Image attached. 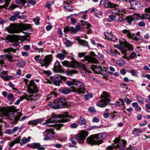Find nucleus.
I'll return each mask as SVG.
<instances>
[{
	"label": "nucleus",
	"mask_w": 150,
	"mask_h": 150,
	"mask_svg": "<svg viewBox=\"0 0 150 150\" xmlns=\"http://www.w3.org/2000/svg\"><path fill=\"white\" fill-rule=\"evenodd\" d=\"M114 142L116 144L114 145V146L119 148L120 149H123L124 146L126 144V142L125 140H121L119 138H116Z\"/></svg>",
	"instance_id": "nucleus-8"
},
{
	"label": "nucleus",
	"mask_w": 150,
	"mask_h": 150,
	"mask_svg": "<svg viewBox=\"0 0 150 150\" xmlns=\"http://www.w3.org/2000/svg\"><path fill=\"white\" fill-rule=\"evenodd\" d=\"M78 123L81 125H86V121L84 118L80 117V118L78 120Z\"/></svg>",
	"instance_id": "nucleus-32"
},
{
	"label": "nucleus",
	"mask_w": 150,
	"mask_h": 150,
	"mask_svg": "<svg viewBox=\"0 0 150 150\" xmlns=\"http://www.w3.org/2000/svg\"><path fill=\"white\" fill-rule=\"evenodd\" d=\"M132 18V16H128L126 17L125 20L129 24H130L134 21Z\"/></svg>",
	"instance_id": "nucleus-40"
},
{
	"label": "nucleus",
	"mask_w": 150,
	"mask_h": 150,
	"mask_svg": "<svg viewBox=\"0 0 150 150\" xmlns=\"http://www.w3.org/2000/svg\"><path fill=\"white\" fill-rule=\"evenodd\" d=\"M78 71L75 70H73L70 71H67L66 73L69 76H72L74 74L77 73Z\"/></svg>",
	"instance_id": "nucleus-36"
},
{
	"label": "nucleus",
	"mask_w": 150,
	"mask_h": 150,
	"mask_svg": "<svg viewBox=\"0 0 150 150\" xmlns=\"http://www.w3.org/2000/svg\"><path fill=\"white\" fill-rule=\"evenodd\" d=\"M75 62H76V64L75 65V68H76V66L82 69L85 67V65L84 64L78 62L76 61H75Z\"/></svg>",
	"instance_id": "nucleus-39"
},
{
	"label": "nucleus",
	"mask_w": 150,
	"mask_h": 150,
	"mask_svg": "<svg viewBox=\"0 0 150 150\" xmlns=\"http://www.w3.org/2000/svg\"><path fill=\"white\" fill-rule=\"evenodd\" d=\"M101 100L99 101L96 104V105L100 107L103 108L106 106L110 102L108 98H110V96L106 92L104 91L101 96Z\"/></svg>",
	"instance_id": "nucleus-6"
},
{
	"label": "nucleus",
	"mask_w": 150,
	"mask_h": 150,
	"mask_svg": "<svg viewBox=\"0 0 150 150\" xmlns=\"http://www.w3.org/2000/svg\"><path fill=\"white\" fill-rule=\"evenodd\" d=\"M63 66L68 68H75V65L76 62L75 61H73L69 62L67 60H65L61 62Z\"/></svg>",
	"instance_id": "nucleus-16"
},
{
	"label": "nucleus",
	"mask_w": 150,
	"mask_h": 150,
	"mask_svg": "<svg viewBox=\"0 0 150 150\" xmlns=\"http://www.w3.org/2000/svg\"><path fill=\"white\" fill-rule=\"evenodd\" d=\"M18 7V6L17 5H15L14 4H11V6L8 8V9L10 10H13L15 8L17 7Z\"/></svg>",
	"instance_id": "nucleus-55"
},
{
	"label": "nucleus",
	"mask_w": 150,
	"mask_h": 150,
	"mask_svg": "<svg viewBox=\"0 0 150 150\" xmlns=\"http://www.w3.org/2000/svg\"><path fill=\"white\" fill-rule=\"evenodd\" d=\"M21 17L19 16L18 13H16L13 16H11L9 18V20L11 21H14L17 19V18H21Z\"/></svg>",
	"instance_id": "nucleus-28"
},
{
	"label": "nucleus",
	"mask_w": 150,
	"mask_h": 150,
	"mask_svg": "<svg viewBox=\"0 0 150 150\" xmlns=\"http://www.w3.org/2000/svg\"><path fill=\"white\" fill-rule=\"evenodd\" d=\"M40 122V119H37L35 120H32L29 121L28 122V124L29 125H36Z\"/></svg>",
	"instance_id": "nucleus-27"
},
{
	"label": "nucleus",
	"mask_w": 150,
	"mask_h": 150,
	"mask_svg": "<svg viewBox=\"0 0 150 150\" xmlns=\"http://www.w3.org/2000/svg\"><path fill=\"white\" fill-rule=\"evenodd\" d=\"M45 133H47V134L46 136L44 138V140H47L52 139L54 138V132L53 129L47 130L45 132Z\"/></svg>",
	"instance_id": "nucleus-13"
},
{
	"label": "nucleus",
	"mask_w": 150,
	"mask_h": 150,
	"mask_svg": "<svg viewBox=\"0 0 150 150\" xmlns=\"http://www.w3.org/2000/svg\"><path fill=\"white\" fill-rule=\"evenodd\" d=\"M81 24L82 26H87V28H89L91 27V25L88 23L86 22L83 21H81Z\"/></svg>",
	"instance_id": "nucleus-42"
},
{
	"label": "nucleus",
	"mask_w": 150,
	"mask_h": 150,
	"mask_svg": "<svg viewBox=\"0 0 150 150\" xmlns=\"http://www.w3.org/2000/svg\"><path fill=\"white\" fill-rule=\"evenodd\" d=\"M40 18H36L33 19V21L36 25H39L40 23Z\"/></svg>",
	"instance_id": "nucleus-54"
},
{
	"label": "nucleus",
	"mask_w": 150,
	"mask_h": 150,
	"mask_svg": "<svg viewBox=\"0 0 150 150\" xmlns=\"http://www.w3.org/2000/svg\"><path fill=\"white\" fill-rule=\"evenodd\" d=\"M18 63L16 64V66L19 67H24L25 64V62L24 61H18Z\"/></svg>",
	"instance_id": "nucleus-35"
},
{
	"label": "nucleus",
	"mask_w": 150,
	"mask_h": 150,
	"mask_svg": "<svg viewBox=\"0 0 150 150\" xmlns=\"http://www.w3.org/2000/svg\"><path fill=\"white\" fill-rule=\"evenodd\" d=\"M81 29V27L79 25L76 26L74 28L73 27H70V32L71 33H76L78 31Z\"/></svg>",
	"instance_id": "nucleus-23"
},
{
	"label": "nucleus",
	"mask_w": 150,
	"mask_h": 150,
	"mask_svg": "<svg viewBox=\"0 0 150 150\" xmlns=\"http://www.w3.org/2000/svg\"><path fill=\"white\" fill-rule=\"evenodd\" d=\"M8 75V71L0 70V77L5 81Z\"/></svg>",
	"instance_id": "nucleus-25"
},
{
	"label": "nucleus",
	"mask_w": 150,
	"mask_h": 150,
	"mask_svg": "<svg viewBox=\"0 0 150 150\" xmlns=\"http://www.w3.org/2000/svg\"><path fill=\"white\" fill-rule=\"evenodd\" d=\"M67 84L69 86L74 85L77 86V88L74 87H71L72 91L74 92H77L79 94H84L86 91L83 83L81 81L73 80L72 82L69 81H67Z\"/></svg>",
	"instance_id": "nucleus-4"
},
{
	"label": "nucleus",
	"mask_w": 150,
	"mask_h": 150,
	"mask_svg": "<svg viewBox=\"0 0 150 150\" xmlns=\"http://www.w3.org/2000/svg\"><path fill=\"white\" fill-rule=\"evenodd\" d=\"M96 135H91L88 137L87 139V142L91 145H98L97 142V139H96Z\"/></svg>",
	"instance_id": "nucleus-12"
},
{
	"label": "nucleus",
	"mask_w": 150,
	"mask_h": 150,
	"mask_svg": "<svg viewBox=\"0 0 150 150\" xmlns=\"http://www.w3.org/2000/svg\"><path fill=\"white\" fill-rule=\"evenodd\" d=\"M136 15L141 19L149 20L150 19V15L146 13L142 14L141 16L139 13L137 14Z\"/></svg>",
	"instance_id": "nucleus-22"
},
{
	"label": "nucleus",
	"mask_w": 150,
	"mask_h": 150,
	"mask_svg": "<svg viewBox=\"0 0 150 150\" xmlns=\"http://www.w3.org/2000/svg\"><path fill=\"white\" fill-rule=\"evenodd\" d=\"M145 107L146 109L145 110L147 112H149V111L148 110V109L150 110V104H146Z\"/></svg>",
	"instance_id": "nucleus-59"
},
{
	"label": "nucleus",
	"mask_w": 150,
	"mask_h": 150,
	"mask_svg": "<svg viewBox=\"0 0 150 150\" xmlns=\"http://www.w3.org/2000/svg\"><path fill=\"white\" fill-rule=\"evenodd\" d=\"M64 44L67 47H70L72 45V42L69 40L66 41L65 42Z\"/></svg>",
	"instance_id": "nucleus-49"
},
{
	"label": "nucleus",
	"mask_w": 150,
	"mask_h": 150,
	"mask_svg": "<svg viewBox=\"0 0 150 150\" xmlns=\"http://www.w3.org/2000/svg\"><path fill=\"white\" fill-rule=\"evenodd\" d=\"M55 104L53 105L54 109L63 108L65 107L69 108V105L67 104L66 101V99L64 97H60L54 100Z\"/></svg>",
	"instance_id": "nucleus-5"
},
{
	"label": "nucleus",
	"mask_w": 150,
	"mask_h": 150,
	"mask_svg": "<svg viewBox=\"0 0 150 150\" xmlns=\"http://www.w3.org/2000/svg\"><path fill=\"white\" fill-rule=\"evenodd\" d=\"M53 70L54 72L57 73H63L64 72V71L62 69L61 66L59 62H56L55 63Z\"/></svg>",
	"instance_id": "nucleus-17"
},
{
	"label": "nucleus",
	"mask_w": 150,
	"mask_h": 150,
	"mask_svg": "<svg viewBox=\"0 0 150 150\" xmlns=\"http://www.w3.org/2000/svg\"><path fill=\"white\" fill-rule=\"evenodd\" d=\"M7 99L13 102H14L15 99L13 94L12 93H10L8 95Z\"/></svg>",
	"instance_id": "nucleus-34"
},
{
	"label": "nucleus",
	"mask_w": 150,
	"mask_h": 150,
	"mask_svg": "<svg viewBox=\"0 0 150 150\" xmlns=\"http://www.w3.org/2000/svg\"><path fill=\"white\" fill-rule=\"evenodd\" d=\"M138 133L139 134H141V130L140 129H135L133 131V133L134 134H136V133Z\"/></svg>",
	"instance_id": "nucleus-61"
},
{
	"label": "nucleus",
	"mask_w": 150,
	"mask_h": 150,
	"mask_svg": "<svg viewBox=\"0 0 150 150\" xmlns=\"http://www.w3.org/2000/svg\"><path fill=\"white\" fill-rule=\"evenodd\" d=\"M31 139V137H28L27 138H26V137H24L21 140V142L23 144H25L29 142Z\"/></svg>",
	"instance_id": "nucleus-33"
},
{
	"label": "nucleus",
	"mask_w": 150,
	"mask_h": 150,
	"mask_svg": "<svg viewBox=\"0 0 150 150\" xmlns=\"http://www.w3.org/2000/svg\"><path fill=\"white\" fill-rule=\"evenodd\" d=\"M6 39L12 42V45L16 46L18 45V40L17 37L14 35H8L6 38Z\"/></svg>",
	"instance_id": "nucleus-14"
},
{
	"label": "nucleus",
	"mask_w": 150,
	"mask_h": 150,
	"mask_svg": "<svg viewBox=\"0 0 150 150\" xmlns=\"http://www.w3.org/2000/svg\"><path fill=\"white\" fill-rule=\"evenodd\" d=\"M125 102L127 104H129L132 102V100L128 98H125L124 100Z\"/></svg>",
	"instance_id": "nucleus-60"
},
{
	"label": "nucleus",
	"mask_w": 150,
	"mask_h": 150,
	"mask_svg": "<svg viewBox=\"0 0 150 150\" xmlns=\"http://www.w3.org/2000/svg\"><path fill=\"white\" fill-rule=\"evenodd\" d=\"M60 91L64 94H67L70 92L71 90L66 88H63L59 90Z\"/></svg>",
	"instance_id": "nucleus-31"
},
{
	"label": "nucleus",
	"mask_w": 150,
	"mask_h": 150,
	"mask_svg": "<svg viewBox=\"0 0 150 150\" xmlns=\"http://www.w3.org/2000/svg\"><path fill=\"white\" fill-rule=\"evenodd\" d=\"M125 19L121 17H120L117 19V22L119 23L123 22L125 21Z\"/></svg>",
	"instance_id": "nucleus-64"
},
{
	"label": "nucleus",
	"mask_w": 150,
	"mask_h": 150,
	"mask_svg": "<svg viewBox=\"0 0 150 150\" xmlns=\"http://www.w3.org/2000/svg\"><path fill=\"white\" fill-rule=\"evenodd\" d=\"M16 50L12 48V47L7 49L4 50V52H7L10 53V52H15Z\"/></svg>",
	"instance_id": "nucleus-43"
},
{
	"label": "nucleus",
	"mask_w": 150,
	"mask_h": 150,
	"mask_svg": "<svg viewBox=\"0 0 150 150\" xmlns=\"http://www.w3.org/2000/svg\"><path fill=\"white\" fill-rule=\"evenodd\" d=\"M116 63L120 66H122L125 64V62L123 60L121 59L117 61Z\"/></svg>",
	"instance_id": "nucleus-45"
},
{
	"label": "nucleus",
	"mask_w": 150,
	"mask_h": 150,
	"mask_svg": "<svg viewBox=\"0 0 150 150\" xmlns=\"http://www.w3.org/2000/svg\"><path fill=\"white\" fill-rule=\"evenodd\" d=\"M30 87L28 88V92L30 93H35L39 92V90L35 83L32 81H30Z\"/></svg>",
	"instance_id": "nucleus-11"
},
{
	"label": "nucleus",
	"mask_w": 150,
	"mask_h": 150,
	"mask_svg": "<svg viewBox=\"0 0 150 150\" xmlns=\"http://www.w3.org/2000/svg\"><path fill=\"white\" fill-rule=\"evenodd\" d=\"M34 149H37L38 150H44L45 148L41 146L40 144L38 143H35L33 144Z\"/></svg>",
	"instance_id": "nucleus-29"
},
{
	"label": "nucleus",
	"mask_w": 150,
	"mask_h": 150,
	"mask_svg": "<svg viewBox=\"0 0 150 150\" xmlns=\"http://www.w3.org/2000/svg\"><path fill=\"white\" fill-rule=\"evenodd\" d=\"M138 25L139 27H144L145 26V23L143 21H141L138 23Z\"/></svg>",
	"instance_id": "nucleus-50"
},
{
	"label": "nucleus",
	"mask_w": 150,
	"mask_h": 150,
	"mask_svg": "<svg viewBox=\"0 0 150 150\" xmlns=\"http://www.w3.org/2000/svg\"><path fill=\"white\" fill-rule=\"evenodd\" d=\"M13 109L9 107H2L0 109V114L2 116H5L6 118L11 120L12 124H16L22 114L21 112L17 113L15 115Z\"/></svg>",
	"instance_id": "nucleus-1"
},
{
	"label": "nucleus",
	"mask_w": 150,
	"mask_h": 150,
	"mask_svg": "<svg viewBox=\"0 0 150 150\" xmlns=\"http://www.w3.org/2000/svg\"><path fill=\"white\" fill-rule=\"evenodd\" d=\"M5 58V56L4 55L0 56V64H4V60Z\"/></svg>",
	"instance_id": "nucleus-44"
},
{
	"label": "nucleus",
	"mask_w": 150,
	"mask_h": 150,
	"mask_svg": "<svg viewBox=\"0 0 150 150\" xmlns=\"http://www.w3.org/2000/svg\"><path fill=\"white\" fill-rule=\"evenodd\" d=\"M79 43L81 45L84 46H87L88 45V42L84 40L79 39L78 40Z\"/></svg>",
	"instance_id": "nucleus-37"
},
{
	"label": "nucleus",
	"mask_w": 150,
	"mask_h": 150,
	"mask_svg": "<svg viewBox=\"0 0 150 150\" xmlns=\"http://www.w3.org/2000/svg\"><path fill=\"white\" fill-rule=\"evenodd\" d=\"M64 4L65 5L64 7L69 11H72L73 10V8L72 6L70 5L68 3L64 1Z\"/></svg>",
	"instance_id": "nucleus-30"
},
{
	"label": "nucleus",
	"mask_w": 150,
	"mask_h": 150,
	"mask_svg": "<svg viewBox=\"0 0 150 150\" xmlns=\"http://www.w3.org/2000/svg\"><path fill=\"white\" fill-rule=\"evenodd\" d=\"M21 97L22 100L23 99H25L28 100H30V98H29V96H28L25 93V95H23Z\"/></svg>",
	"instance_id": "nucleus-47"
},
{
	"label": "nucleus",
	"mask_w": 150,
	"mask_h": 150,
	"mask_svg": "<svg viewBox=\"0 0 150 150\" xmlns=\"http://www.w3.org/2000/svg\"><path fill=\"white\" fill-rule=\"evenodd\" d=\"M88 133L84 130L82 131L80 133L76 135L75 138L77 140H84L88 136Z\"/></svg>",
	"instance_id": "nucleus-15"
},
{
	"label": "nucleus",
	"mask_w": 150,
	"mask_h": 150,
	"mask_svg": "<svg viewBox=\"0 0 150 150\" xmlns=\"http://www.w3.org/2000/svg\"><path fill=\"white\" fill-rule=\"evenodd\" d=\"M88 110L90 112H96L95 109L92 107H90L88 108Z\"/></svg>",
	"instance_id": "nucleus-63"
},
{
	"label": "nucleus",
	"mask_w": 150,
	"mask_h": 150,
	"mask_svg": "<svg viewBox=\"0 0 150 150\" xmlns=\"http://www.w3.org/2000/svg\"><path fill=\"white\" fill-rule=\"evenodd\" d=\"M40 57V55L36 56L35 57V60L41 64V67H42L45 66L47 67L52 60V55L46 56L44 59L40 58H39Z\"/></svg>",
	"instance_id": "nucleus-7"
},
{
	"label": "nucleus",
	"mask_w": 150,
	"mask_h": 150,
	"mask_svg": "<svg viewBox=\"0 0 150 150\" xmlns=\"http://www.w3.org/2000/svg\"><path fill=\"white\" fill-rule=\"evenodd\" d=\"M91 67L92 70L97 74L100 73L103 74H106V71L105 68L104 67L102 69L100 65H93L91 66Z\"/></svg>",
	"instance_id": "nucleus-9"
},
{
	"label": "nucleus",
	"mask_w": 150,
	"mask_h": 150,
	"mask_svg": "<svg viewBox=\"0 0 150 150\" xmlns=\"http://www.w3.org/2000/svg\"><path fill=\"white\" fill-rule=\"evenodd\" d=\"M137 14V13L134 14L132 16L134 21H138L139 20V19L137 17V16L136 15Z\"/></svg>",
	"instance_id": "nucleus-58"
},
{
	"label": "nucleus",
	"mask_w": 150,
	"mask_h": 150,
	"mask_svg": "<svg viewBox=\"0 0 150 150\" xmlns=\"http://www.w3.org/2000/svg\"><path fill=\"white\" fill-rule=\"evenodd\" d=\"M105 38L107 39L108 40L113 41H115L117 40V39L115 38L111 33L106 32L105 33Z\"/></svg>",
	"instance_id": "nucleus-21"
},
{
	"label": "nucleus",
	"mask_w": 150,
	"mask_h": 150,
	"mask_svg": "<svg viewBox=\"0 0 150 150\" xmlns=\"http://www.w3.org/2000/svg\"><path fill=\"white\" fill-rule=\"evenodd\" d=\"M15 144V142H14V141H12V142H11L9 144V149H11L13 147V146Z\"/></svg>",
	"instance_id": "nucleus-62"
},
{
	"label": "nucleus",
	"mask_w": 150,
	"mask_h": 150,
	"mask_svg": "<svg viewBox=\"0 0 150 150\" xmlns=\"http://www.w3.org/2000/svg\"><path fill=\"white\" fill-rule=\"evenodd\" d=\"M53 83L55 85L57 86H60V81L57 80H54L53 81Z\"/></svg>",
	"instance_id": "nucleus-51"
},
{
	"label": "nucleus",
	"mask_w": 150,
	"mask_h": 150,
	"mask_svg": "<svg viewBox=\"0 0 150 150\" xmlns=\"http://www.w3.org/2000/svg\"><path fill=\"white\" fill-rule=\"evenodd\" d=\"M120 43L121 45H123L124 46L127 47L128 50H133V48L132 46L129 44L125 39L121 38L119 40Z\"/></svg>",
	"instance_id": "nucleus-18"
},
{
	"label": "nucleus",
	"mask_w": 150,
	"mask_h": 150,
	"mask_svg": "<svg viewBox=\"0 0 150 150\" xmlns=\"http://www.w3.org/2000/svg\"><path fill=\"white\" fill-rule=\"evenodd\" d=\"M96 135V139L98 144H100L103 142V139L106 137V134L104 133H101L100 134H95Z\"/></svg>",
	"instance_id": "nucleus-19"
},
{
	"label": "nucleus",
	"mask_w": 150,
	"mask_h": 150,
	"mask_svg": "<svg viewBox=\"0 0 150 150\" xmlns=\"http://www.w3.org/2000/svg\"><path fill=\"white\" fill-rule=\"evenodd\" d=\"M129 2L131 4V6L132 9H135L138 7V3L137 1L129 0Z\"/></svg>",
	"instance_id": "nucleus-26"
},
{
	"label": "nucleus",
	"mask_w": 150,
	"mask_h": 150,
	"mask_svg": "<svg viewBox=\"0 0 150 150\" xmlns=\"http://www.w3.org/2000/svg\"><path fill=\"white\" fill-rule=\"evenodd\" d=\"M30 28H31L30 25H25L21 23L11 24L6 29L9 33H16L21 32L23 30H28Z\"/></svg>",
	"instance_id": "nucleus-3"
},
{
	"label": "nucleus",
	"mask_w": 150,
	"mask_h": 150,
	"mask_svg": "<svg viewBox=\"0 0 150 150\" xmlns=\"http://www.w3.org/2000/svg\"><path fill=\"white\" fill-rule=\"evenodd\" d=\"M8 86L12 88L13 89V90L14 91L18 93L19 92L18 90L14 87V84H13L11 82H9L8 83Z\"/></svg>",
	"instance_id": "nucleus-38"
},
{
	"label": "nucleus",
	"mask_w": 150,
	"mask_h": 150,
	"mask_svg": "<svg viewBox=\"0 0 150 150\" xmlns=\"http://www.w3.org/2000/svg\"><path fill=\"white\" fill-rule=\"evenodd\" d=\"M71 118V117L69 115H68L67 112H65L63 113L62 115H60L59 117V116L55 115L53 116L51 118L48 119L47 120L43 123L44 125L47 124V126H54V128L57 129V130L59 129L61 127L63 126V124H59L56 125H50L49 124L51 123L57 122V121H60V122H67V119H64L66 118Z\"/></svg>",
	"instance_id": "nucleus-2"
},
{
	"label": "nucleus",
	"mask_w": 150,
	"mask_h": 150,
	"mask_svg": "<svg viewBox=\"0 0 150 150\" xmlns=\"http://www.w3.org/2000/svg\"><path fill=\"white\" fill-rule=\"evenodd\" d=\"M118 6L117 5L112 3L110 2H105L104 5V7L106 8H113L114 7H116Z\"/></svg>",
	"instance_id": "nucleus-24"
},
{
	"label": "nucleus",
	"mask_w": 150,
	"mask_h": 150,
	"mask_svg": "<svg viewBox=\"0 0 150 150\" xmlns=\"http://www.w3.org/2000/svg\"><path fill=\"white\" fill-rule=\"evenodd\" d=\"M129 38V39H130V38H132L133 39L136 40H139L138 38L134 34H131V35L130 36Z\"/></svg>",
	"instance_id": "nucleus-53"
},
{
	"label": "nucleus",
	"mask_w": 150,
	"mask_h": 150,
	"mask_svg": "<svg viewBox=\"0 0 150 150\" xmlns=\"http://www.w3.org/2000/svg\"><path fill=\"white\" fill-rule=\"evenodd\" d=\"M39 97V95L38 94H35V95H29V98H30V100H35L37 99V98Z\"/></svg>",
	"instance_id": "nucleus-41"
},
{
	"label": "nucleus",
	"mask_w": 150,
	"mask_h": 150,
	"mask_svg": "<svg viewBox=\"0 0 150 150\" xmlns=\"http://www.w3.org/2000/svg\"><path fill=\"white\" fill-rule=\"evenodd\" d=\"M136 97L138 100V102H140L142 104H144V103L143 102L144 101L143 98L141 97L137 96Z\"/></svg>",
	"instance_id": "nucleus-48"
},
{
	"label": "nucleus",
	"mask_w": 150,
	"mask_h": 150,
	"mask_svg": "<svg viewBox=\"0 0 150 150\" xmlns=\"http://www.w3.org/2000/svg\"><path fill=\"white\" fill-rule=\"evenodd\" d=\"M52 96H57V94L55 93L54 92H52L50 94L48 95L47 97V100H49L51 97H52Z\"/></svg>",
	"instance_id": "nucleus-46"
},
{
	"label": "nucleus",
	"mask_w": 150,
	"mask_h": 150,
	"mask_svg": "<svg viewBox=\"0 0 150 150\" xmlns=\"http://www.w3.org/2000/svg\"><path fill=\"white\" fill-rule=\"evenodd\" d=\"M52 4V2L50 1L48 2L47 3L45 6L47 8L49 9L50 8V6Z\"/></svg>",
	"instance_id": "nucleus-56"
},
{
	"label": "nucleus",
	"mask_w": 150,
	"mask_h": 150,
	"mask_svg": "<svg viewBox=\"0 0 150 150\" xmlns=\"http://www.w3.org/2000/svg\"><path fill=\"white\" fill-rule=\"evenodd\" d=\"M96 56L94 52L91 51L90 52V55H86L85 56V59L88 61L89 63H97L98 62L97 60L94 57Z\"/></svg>",
	"instance_id": "nucleus-10"
},
{
	"label": "nucleus",
	"mask_w": 150,
	"mask_h": 150,
	"mask_svg": "<svg viewBox=\"0 0 150 150\" xmlns=\"http://www.w3.org/2000/svg\"><path fill=\"white\" fill-rule=\"evenodd\" d=\"M68 54V53L65 50H62L61 53L57 54L56 57L59 59L60 60H63Z\"/></svg>",
	"instance_id": "nucleus-20"
},
{
	"label": "nucleus",
	"mask_w": 150,
	"mask_h": 150,
	"mask_svg": "<svg viewBox=\"0 0 150 150\" xmlns=\"http://www.w3.org/2000/svg\"><path fill=\"white\" fill-rule=\"evenodd\" d=\"M11 0H6L5 2V7L7 8L8 5L10 4V2L11 1Z\"/></svg>",
	"instance_id": "nucleus-57"
},
{
	"label": "nucleus",
	"mask_w": 150,
	"mask_h": 150,
	"mask_svg": "<svg viewBox=\"0 0 150 150\" xmlns=\"http://www.w3.org/2000/svg\"><path fill=\"white\" fill-rule=\"evenodd\" d=\"M93 97L92 95L90 93H88L84 96V97L86 99H89Z\"/></svg>",
	"instance_id": "nucleus-52"
}]
</instances>
